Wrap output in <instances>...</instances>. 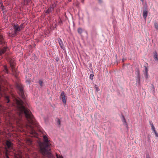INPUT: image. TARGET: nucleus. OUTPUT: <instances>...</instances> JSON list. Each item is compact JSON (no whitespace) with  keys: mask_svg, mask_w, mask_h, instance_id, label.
<instances>
[{"mask_svg":"<svg viewBox=\"0 0 158 158\" xmlns=\"http://www.w3.org/2000/svg\"><path fill=\"white\" fill-rule=\"evenodd\" d=\"M17 87L18 89V93L19 94L23 99H25V96L24 95L23 87L22 85L20 84H17Z\"/></svg>","mask_w":158,"mask_h":158,"instance_id":"obj_5","label":"nucleus"},{"mask_svg":"<svg viewBox=\"0 0 158 158\" xmlns=\"http://www.w3.org/2000/svg\"><path fill=\"white\" fill-rule=\"evenodd\" d=\"M54 7L53 6V5L52 6H51L49 8L46 10L45 11V13L47 14H49L52 12L53 10Z\"/></svg>","mask_w":158,"mask_h":158,"instance_id":"obj_9","label":"nucleus"},{"mask_svg":"<svg viewBox=\"0 0 158 158\" xmlns=\"http://www.w3.org/2000/svg\"><path fill=\"white\" fill-rule=\"evenodd\" d=\"M3 71H4V72L7 73H8V69H7V67L6 66H4V69H3Z\"/></svg>","mask_w":158,"mask_h":158,"instance_id":"obj_16","label":"nucleus"},{"mask_svg":"<svg viewBox=\"0 0 158 158\" xmlns=\"http://www.w3.org/2000/svg\"><path fill=\"white\" fill-rule=\"evenodd\" d=\"M5 44V43L3 39V36L0 34V44Z\"/></svg>","mask_w":158,"mask_h":158,"instance_id":"obj_11","label":"nucleus"},{"mask_svg":"<svg viewBox=\"0 0 158 158\" xmlns=\"http://www.w3.org/2000/svg\"><path fill=\"white\" fill-rule=\"evenodd\" d=\"M56 156L57 158H63L62 156L56 154Z\"/></svg>","mask_w":158,"mask_h":158,"instance_id":"obj_23","label":"nucleus"},{"mask_svg":"<svg viewBox=\"0 0 158 158\" xmlns=\"http://www.w3.org/2000/svg\"><path fill=\"white\" fill-rule=\"evenodd\" d=\"M60 98L62 99L64 103L65 104L66 102V98L65 97L64 92L63 91L61 93Z\"/></svg>","mask_w":158,"mask_h":158,"instance_id":"obj_7","label":"nucleus"},{"mask_svg":"<svg viewBox=\"0 0 158 158\" xmlns=\"http://www.w3.org/2000/svg\"><path fill=\"white\" fill-rule=\"evenodd\" d=\"M7 49V47H4L3 48L0 49V55L3 54L6 51Z\"/></svg>","mask_w":158,"mask_h":158,"instance_id":"obj_10","label":"nucleus"},{"mask_svg":"<svg viewBox=\"0 0 158 158\" xmlns=\"http://www.w3.org/2000/svg\"><path fill=\"white\" fill-rule=\"evenodd\" d=\"M14 102V103L13 105L16 106L17 107L18 117L12 115L10 113L5 111L4 113V114H6V119L10 120L14 119L18 125H21V118L23 115H25L29 123V125H27V127L29 129L31 134L33 136H35L36 132L34 129L33 126L37 127L38 124L35 121L31 113L27 108L26 104L20 99L16 98Z\"/></svg>","mask_w":158,"mask_h":158,"instance_id":"obj_1","label":"nucleus"},{"mask_svg":"<svg viewBox=\"0 0 158 158\" xmlns=\"http://www.w3.org/2000/svg\"><path fill=\"white\" fill-rule=\"evenodd\" d=\"M31 0H25V3L27 4H28L31 2Z\"/></svg>","mask_w":158,"mask_h":158,"instance_id":"obj_20","label":"nucleus"},{"mask_svg":"<svg viewBox=\"0 0 158 158\" xmlns=\"http://www.w3.org/2000/svg\"><path fill=\"white\" fill-rule=\"evenodd\" d=\"M28 81V82L29 84L30 83V81Z\"/></svg>","mask_w":158,"mask_h":158,"instance_id":"obj_33","label":"nucleus"},{"mask_svg":"<svg viewBox=\"0 0 158 158\" xmlns=\"http://www.w3.org/2000/svg\"><path fill=\"white\" fill-rule=\"evenodd\" d=\"M142 2H143L144 0H140Z\"/></svg>","mask_w":158,"mask_h":158,"instance_id":"obj_32","label":"nucleus"},{"mask_svg":"<svg viewBox=\"0 0 158 158\" xmlns=\"http://www.w3.org/2000/svg\"><path fill=\"white\" fill-rule=\"evenodd\" d=\"M148 15V11L147 10H144L143 11V15L145 19H146Z\"/></svg>","mask_w":158,"mask_h":158,"instance_id":"obj_12","label":"nucleus"},{"mask_svg":"<svg viewBox=\"0 0 158 158\" xmlns=\"http://www.w3.org/2000/svg\"><path fill=\"white\" fill-rule=\"evenodd\" d=\"M94 76V75L93 74H90V75L89 78L91 80L93 79V77Z\"/></svg>","mask_w":158,"mask_h":158,"instance_id":"obj_24","label":"nucleus"},{"mask_svg":"<svg viewBox=\"0 0 158 158\" xmlns=\"http://www.w3.org/2000/svg\"><path fill=\"white\" fill-rule=\"evenodd\" d=\"M23 25L21 24L19 26L18 24H15L14 25V28L15 29V33L16 34L19 32L21 29L23 28Z\"/></svg>","mask_w":158,"mask_h":158,"instance_id":"obj_6","label":"nucleus"},{"mask_svg":"<svg viewBox=\"0 0 158 158\" xmlns=\"http://www.w3.org/2000/svg\"><path fill=\"white\" fill-rule=\"evenodd\" d=\"M151 127H152V130L154 131V132H155V131H156L155 130V128L154 126L152 125V126Z\"/></svg>","mask_w":158,"mask_h":158,"instance_id":"obj_25","label":"nucleus"},{"mask_svg":"<svg viewBox=\"0 0 158 158\" xmlns=\"http://www.w3.org/2000/svg\"><path fill=\"white\" fill-rule=\"evenodd\" d=\"M154 57L156 60L158 61L157 54V53L156 52H155L154 53Z\"/></svg>","mask_w":158,"mask_h":158,"instance_id":"obj_14","label":"nucleus"},{"mask_svg":"<svg viewBox=\"0 0 158 158\" xmlns=\"http://www.w3.org/2000/svg\"><path fill=\"white\" fill-rule=\"evenodd\" d=\"M43 138L45 143H41L40 144V152L43 155L46 156L49 158H53V156L51 152L49 141L45 135L43 136Z\"/></svg>","mask_w":158,"mask_h":158,"instance_id":"obj_2","label":"nucleus"},{"mask_svg":"<svg viewBox=\"0 0 158 158\" xmlns=\"http://www.w3.org/2000/svg\"><path fill=\"white\" fill-rule=\"evenodd\" d=\"M146 158H150V157L149 156H146Z\"/></svg>","mask_w":158,"mask_h":158,"instance_id":"obj_31","label":"nucleus"},{"mask_svg":"<svg viewBox=\"0 0 158 158\" xmlns=\"http://www.w3.org/2000/svg\"><path fill=\"white\" fill-rule=\"evenodd\" d=\"M149 123H150V125L151 126V127L152 126V125L154 126L153 124L152 121H149Z\"/></svg>","mask_w":158,"mask_h":158,"instance_id":"obj_27","label":"nucleus"},{"mask_svg":"<svg viewBox=\"0 0 158 158\" xmlns=\"http://www.w3.org/2000/svg\"><path fill=\"white\" fill-rule=\"evenodd\" d=\"M5 156L6 158H9V149L12 150L13 149V144L9 140H6L5 143Z\"/></svg>","mask_w":158,"mask_h":158,"instance_id":"obj_3","label":"nucleus"},{"mask_svg":"<svg viewBox=\"0 0 158 158\" xmlns=\"http://www.w3.org/2000/svg\"><path fill=\"white\" fill-rule=\"evenodd\" d=\"M98 1L99 2H102V0H98Z\"/></svg>","mask_w":158,"mask_h":158,"instance_id":"obj_29","label":"nucleus"},{"mask_svg":"<svg viewBox=\"0 0 158 158\" xmlns=\"http://www.w3.org/2000/svg\"><path fill=\"white\" fill-rule=\"evenodd\" d=\"M122 62H124V60H123H123H122Z\"/></svg>","mask_w":158,"mask_h":158,"instance_id":"obj_34","label":"nucleus"},{"mask_svg":"<svg viewBox=\"0 0 158 158\" xmlns=\"http://www.w3.org/2000/svg\"><path fill=\"white\" fill-rule=\"evenodd\" d=\"M144 67H145V73L147 76V77L148 69V68L147 67H146V66H145Z\"/></svg>","mask_w":158,"mask_h":158,"instance_id":"obj_15","label":"nucleus"},{"mask_svg":"<svg viewBox=\"0 0 158 158\" xmlns=\"http://www.w3.org/2000/svg\"><path fill=\"white\" fill-rule=\"evenodd\" d=\"M57 123L58 125H60V120L59 119H57Z\"/></svg>","mask_w":158,"mask_h":158,"instance_id":"obj_22","label":"nucleus"},{"mask_svg":"<svg viewBox=\"0 0 158 158\" xmlns=\"http://www.w3.org/2000/svg\"><path fill=\"white\" fill-rule=\"evenodd\" d=\"M10 66L11 68L12 72L13 73L15 74V73H16V71L14 67L15 64H14V62L13 60L11 61L10 62Z\"/></svg>","mask_w":158,"mask_h":158,"instance_id":"obj_8","label":"nucleus"},{"mask_svg":"<svg viewBox=\"0 0 158 158\" xmlns=\"http://www.w3.org/2000/svg\"><path fill=\"white\" fill-rule=\"evenodd\" d=\"M155 135H156V136L158 137V135L156 131L154 132Z\"/></svg>","mask_w":158,"mask_h":158,"instance_id":"obj_28","label":"nucleus"},{"mask_svg":"<svg viewBox=\"0 0 158 158\" xmlns=\"http://www.w3.org/2000/svg\"><path fill=\"white\" fill-rule=\"evenodd\" d=\"M4 96L5 102L8 103V96L5 95V92L4 90V89L2 87V83L1 81V79L0 78V98L1 97ZM4 107L0 103V110H4Z\"/></svg>","mask_w":158,"mask_h":158,"instance_id":"obj_4","label":"nucleus"},{"mask_svg":"<svg viewBox=\"0 0 158 158\" xmlns=\"http://www.w3.org/2000/svg\"><path fill=\"white\" fill-rule=\"evenodd\" d=\"M95 87L96 88V89L97 91H98L99 90V89L97 87V85H95Z\"/></svg>","mask_w":158,"mask_h":158,"instance_id":"obj_26","label":"nucleus"},{"mask_svg":"<svg viewBox=\"0 0 158 158\" xmlns=\"http://www.w3.org/2000/svg\"><path fill=\"white\" fill-rule=\"evenodd\" d=\"M81 2L82 3H83L84 2V0H81Z\"/></svg>","mask_w":158,"mask_h":158,"instance_id":"obj_30","label":"nucleus"},{"mask_svg":"<svg viewBox=\"0 0 158 158\" xmlns=\"http://www.w3.org/2000/svg\"><path fill=\"white\" fill-rule=\"evenodd\" d=\"M154 27L156 29L158 30V24L157 23H154Z\"/></svg>","mask_w":158,"mask_h":158,"instance_id":"obj_19","label":"nucleus"},{"mask_svg":"<svg viewBox=\"0 0 158 158\" xmlns=\"http://www.w3.org/2000/svg\"><path fill=\"white\" fill-rule=\"evenodd\" d=\"M59 43L61 48H62L63 46V43L60 40H59Z\"/></svg>","mask_w":158,"mask_h":158,"instance_id":"obj_17","label":"nucleus"},{"mask_svg":"<svg viewBox=\"0 0 158 158\" xmlns=\"http://www.w3.org/2000/svg\"><path fill=\"white\" fill-rule=\"evenodd\" d=\"M39 84H40V86L41 87L43 86V85H42L43 81H42V80H40L39 81Z\"/></svg>","mask_w":158,"mask_h":158,"instance_id":"obj_21","label":"nucleus"},{"mask_svg":"<svg viewBox=\"0 0 158 158\" xmlns=\"http://www.w3.org/2000/svg\"><path fill=\"white\" fill-rule=\"evenodd\" d=\"M123 119L122 120V121L124 125H125L126 126V127H128V125L127 124V123L126 120L123 116Z\"/></svg>","mask_w":158,"mask_h":158,"instance_id":"obj_13","label":"nucleus"},{"mask_svg":"<svg viewBox=\"0 0 158 158\" xmlns=\"http://www.w3.org/2000/svg\"><path fill=\"white\" fill-rule=\"evenodd\" d=\"M77 31H78V32L79 34H81V33L82 32V29H81V28H79L78 29Z\"/></svg>","mask_w":158,"mask_h":158,"instance_id":"obj_18","label":"nucleus"}]
</instances>
